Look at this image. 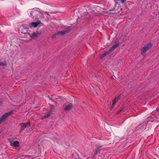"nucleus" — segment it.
<instances>
[{
  "instance_id": "f8f14e48",
  "label": "nucleus",
  "mask_w": 159,
  "mask_h": 159,
  "mask_svg": "<svg viewBox=\"0 0 159 159\" xmlns=\"http://www.w3.org/2000/svg\"><path fill=\"white\" fill-rule=\"evenodd\" d=\"M19 146V142L17 141H15L13 143V146L14 147H18Z\"/></svg>"
},
{
  "instance_id": "423d86ee",
  "label": "nucleus",
  "mask_w": 159,
  "mask_h": 159,
  "mask_svg": "<svg viewBox=\"0 0 159 159\" xmlns=\"http://www.w3.org/2000/svg\"><path fill=\"white\" fill-rule=\"evenodd\" d=\"M120 99V97L118 96L115 98L112 101V107L113 108L116 103L118 102Z\"/></svg>"
},
{
  "instance_id": "1a4fd4ad",
  "label": "nucleus",
  "mask_w": 159,
  "mask_h": 159,
  "mask_svg": "<svg viewBox=\"0 0 159 159\" xmlns=\"http://www.w3.org/2000/svg\"><path fill=\"white\" fill-rule=\"evenodd\" d=\"M119 45V43H117L115 44V45H113L111 48H110V49L109 50V52H110L111 51L113 50L115 48H116V47H118Z\"/></svg>"
},
{
  "instance_id": "9d476101",
  "label": "nucleus",
  "mask_w": 159,
  "mask_h": 159,
  "mask_svg": "<svg viewBox=\"0 0 159 159\" xmlns=\"http://www.w3.org/2000/svg\"><path fill=\"white\" fill-rule=\"evenodd\" d=\"M39 35L38 33H33L32 35H31L32 39L37 38Z\"/></svg>"
},
{
  "instance_id": "6e6552de",
  "label": "nucleus",
  "mask_w": 159,
  "mask_h": 159,
  "mask_svg": "<svg viewBox=\"0 0 159 159\" xmlns=\"http://www.w3.org/2000/svg\"><path fill=\"white\" fill-rule=\"evenodd\" d=\"M26 37L27 38L25 40L27 41H30L32 40L31 35L28 33L25 34Z\"/></svg>"
},
{
  "instance_id": "f3484780",
  "label": "nucleus",
  "mask_w": 159,
  "mask_h": 159,
  "mask_svg": "<svg viewBox=\"0 0 159 159\" xmlns=\"http://www.w3.org/2000/svg\"><path fill=\"white\" fill-rule=\"evenodd\" d=\"M124 109V108H121L119 111H117V114L120 113V112L122 111Z\"/></svg>"
},
{
  "instance_id": "a211bd4d",
  "label": "nucleus",
  "mask_w": 159,
  "mask_h": 159,
  "mask_svg": "<svg viewBox=\"0 0 159 159\" xmlns=\"http://www.w3.org/2000/svg\"><path fill=\"white\" fill-rule=\"evenodd\" d=\"M51 111L52 110H53L54 109L55 107L53 105H51Z\"/></svg>"
},
{
  "instance_id": "dca6fc26",
  "label": "nucleus",
  "mask_w": 159,
  "mask_h": 159,
  "mask_svg": "<svg viewBox=\"0 0 159 159\" xmlns=\"http://www.w3.org/2000/svg\"><path fill=\"white\" fill-rule=\"evenodd\" d=\"M6 65V63L5 62H0V66H4Z\"/></svg>"
},
{
  "instance_id": "39448f33",
  "label": "nucleus",
  "mask_w": 159,
  "mask_h": 159,
  "mask_svg": "<svg viewBox=\"0 0 159 159\" xmlns=\"http://www.w3.org/2000/svg\"><path fill=\"white\" fill-rule=\"evenodd\" d=\"M21 125V128L22 130H24L25 128L28 127L29 125H30V122H28L25 123H20Z\"/></svg>"
},
{
  "instance_id": "f03ea898",
  "label": "nucleus",
  "mask_w": 159,
  "mask_h": 159,
  "mask_svg": "<svg viewBox=\"0 0 159 159\" xmlns=\"http://www.w3.org/2000/svg\"><path fill=\"white\" fill-rule=\"evenodd\" d=\"M152 45L150 43L147 44L146 46H144L142 49L141 53L144 56L147 51L149 49L152 47Z\"/></svg>"
},
{
  "instance_id": "7ed1b4c3",
  "label": "nucleus",
  "mask_w": 159,
  "mask_h": 159,
  "mask_svg": "<svg viewBox=\"0 0 159 159\" xmlns=\"http://www.w3.org/2000/svg\"><path fill=\"white\" fill-rule=\"evenodd\" d=\"M41 24H42V23L41 21L38 20L36 22L30 23L29 24V26L31 28H35Z\"/></svg>"
},
{
  "instance_id": "ddd939ff",
  "label": "nucleus",
  "mask_w": 159,
  "mask_h": 159,
  "mask_svg": "<svg viewBox=\"0 0 159 159\" xmlns=\"http://www.w3.org/2000/svg\"><path fill=\"white\" fill-rule=\"evenodd\" d=\"M110 52L109 51H107L105 52H104L101 56V58H102L104 57L105 56H106V55L108 54Z\"/></svg>"
},
{
  "instance_id": "9b49d317",
  "label": "nucleus",
  "mask_w": 159,
  "mask_h": 159,
  "mask_svg": "<svg viewBox=\"0 0 159 159\" xmlns=\"http://www.w3.org/2000/svg\"><path fill=\"white\" fill-rule=\"evenodd\" d=\"M69 32V31H58L57 32V34H59L61 35H65L66 33Z\"/></svg>"
},
{
  "instance_id": "6ab92c4d",
  "label": "nucleus",
  "mask_w": 159,
  "mask_h": 159,
  "mask_svg": "<svg viewBox=\"0 0 159 159\" xmlns=\"http://www.w3.org/2000/svg\"><path fill=\"white\" fill-rule=\"evenodd\" d=\"M126 0H121V2L122 3H124Z\"/></svg>"
},
{
  "instance_id": "412c9836",
  "label": "nucleus",
  "mask_w": 159,
  "mask_h": 159,
  "mask_svg": "<svg viewBox=\"0 0 159 159\" xmlns=\"http://www.w3.org/2000/svg\"><path fill=\"white\" fill-rule=\"evenodd\" d=\"M47 18H48V16H47Z\"/></svg>"
},
{
  "instance_id": "0eeeda50",
  "label": "nucleus",
  "mask_w": 159,
  "mask_h": 159,
  "mask_svg": "<svg viewBox=\"0 0 159 159\" xmlns=\"http://www.w3.org/2000/svg\"><path fill=\"white\" fill-rule=\"evenodd\" d=\"M73 107V105L71 104H68V105L66 106L64 108V110L65 111H69L71 110Z\"/></svg>"
},
{
  "instance_id": "2eb2a0df",
  "label": "nucleus",
  "mask_w": 159,
  "mask_h": 159,
  "mask_svg": "<svg viewBox=\"0 0 159 159\" xmlns=\"http://www.w3.org/2000/svg\"><path fill=\"white\" fill-rule=\"evenodd\" d=\"M101 148V147H100V148H97L96 150V152H94L95 155H96L97 154V152L99 151V149Z\"/></svg>"
},
{
  "instance_id": "4468645a",
  "label": "nucleus",
  "mask_w": 159,
  "mask_h": 159,
  "mask_svg": "<svg viewBox=\"0 0 159 159\" xmlns=\"http://www.w3.org/2000/svg\"><path fill=\"white\" fill-rule=\"evenodd\" d=\"M51 115V113H50V112H48L47 114L44 116L43 117H42V119L43 118H47V117H48L49 116Z\"/></svg>"
},
{
  "instance_id": "f257e3e1",
  "label": "nucleus",
  "mask_w": 159,
  "mask_h": 159,
  "mask_svg": "<svg viewBox=\"0 0 159 159\" xmlns=\"http://www.w3.org/2000/svg\"><path fill=\"white\" fill-rule=\"evenodd\" d=\"M31 16L33 17H34L35 19L37 20L43 18L44 15H47L49 16V14L48 12L39 11L34 9L31 10L30 13Z\"/></svg>"
},
{
  "instance_id": "20e7f679",
  "label": "nucleus",
  "mask_w": 159,
  "mask_h": 159,
  "mask_svg": "<svg viewBox=\"0 0 159 159\" xmlns=\"http://www.w3.org/2000/svg\"><path fill=\"white\" fill-rule=\"evenodd\" d=\"M13 111H11L9 112L6 113L3 115L2 117L0 118V124L1 123L3 120L7 118V117L10 115L12 113Z\"/></svg>"
},
{
  "instance_id": "aec40b11",
  "label": "nucleus",
  "mask_w": 159,
  "mask_h": 159,
  "mask_svg": "<svg viewBox=\"0 0 159 159\" xmlns=\"http://www.w3.org/2000/svg\"><path fill=\"white\" fill-rule=\"evenodd\" d=\"M22 130H22V128H21V130H20V133H21V132H22Z\"/></svg>"
}]
</instances>
